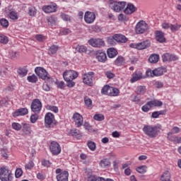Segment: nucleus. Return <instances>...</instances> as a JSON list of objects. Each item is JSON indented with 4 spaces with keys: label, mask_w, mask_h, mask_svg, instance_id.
Masks as SVG:
<instances>
[{
    "label": "nucleus",
    "mask_w": 181,
    "mask_h": 181,
    "mask_svg": "<svg viewBox=\"0 0 181 181\" xmlns=\"http://www.w3.org/2000/svg\"><path fill=\"white\" fill-rule=\"evenodd\" d=\"M150 63H158L159 62V54H151L148 58Z\"/></svg>",
    "instance_id": "34"
},
{
    "label": "nucleus",
    "mask_w": 181,
    "mask_h": 181,
    "mask_svg": "<svg viewBox=\"0 0 181 181\" xmlns=\"http://www.w3.org/2000/svg\"><path fill=\"white\" fill-rule=\"evenodd\" d=\"M93 119H95V121H104V115L102 114L95 115Z\"/></svg>",
    "instance_id": "55"
},
{
    "label": "nucleus",
    "mask_w": 181,
    "mask_h": 181,
    "mask_svg": "<svg viewBox=\"0 0 181 181\" xmlns=\"http://www.w3.org/2000/svg\"><path fill=\"white\" fill-rule=\"evenodd\" d=\"M100 168H108V166H111V161L108 160V158H103L99 163Z\"/></svg>",
    "instance_id": "31"
},
{
    "label": "nucleus",
    "mask_w": 181,
    "mask_h": 181,
    "mask_svg": "<svg viewBox=\"0 0 181 181\" xmlns=\"http://www.w3.org/2000/svg\"><path fill=\"white\" fill-rule=\"evenodd\" d=\"M107 56L110 57V59H112L118 54V52L115 48H109L107 50Z\"/></svg>",
    "instance_id": "30"
},
{
    "label": "nucleus",
    "mask_w": 181,
    "mask_h": 181,
    "mask_svg": "<svg viewBox=\"0 0 181 181\" xmlns=\"http://www.w3.org/2000/svg\"><path fill=\"white\" fill-rule=\"evenodd\" d=\"M1 156L3 158H4V159H8V158H9V156H8V153H6V151H5V149H1Z\"/></svg>",
    "instance_id": "64"
},
{
    "label": "nucleus",
    "mask_w": 181,
    "mask_h": 181,
    "mask_svg": "<svg viewBox=\"0 0 181 181\" xmlns=\"http://www.w3.org/2000/svg\"><path fill=\"white\" fill-rule=\"evenodd\" d=\"M167 139L174 144H181V137L173 136L172 132H169L167 134Z\"/></svg>",
    "instance_id": "20"
},
{
    "label": "nucleus",
    "mask_w": 181,
    "mask_h": 181,
    "mask_svg": "<svg viewBox=\"0 0 181 181\" xmlns=\"http://www.w3.org/2000/svg\"><path fill=\"white\" fill-rule=\"evenodd\" d=\"M170 28L172 32H176V31L179 30V29H180L181 25L179 24L171 25Z\"/></svg>",
    "instance_id": "54"
},
{
    "label": "nucleus",
    "mask_w": 181,
    "mask_h": 181,
    "mask_svg": "<svg viewBox=\"0 0 181 181\" xmlns=\"http://www.w3.org/2000/svg\"><path fill=\"white\" fill-rule=\"evenodd\" d=\"M47 108L48 110H50L53 112H55V114H57L59 112V108L57 106H53V105H47Z\"/></svg>",
    "instance_id": "51"
},
{
    "label": "nucleus",
    "mask_w": 181,
    "mask_h": 181,
    "mask_svg": "<svg viewBox=\"0 0 181 181\" xmlns=\"http://www.w3.org/2000/svg\"><path fill=\"white\" fill-rule=\"evenodd\" d=\"M8 42H9V39L7 36L0 35V43H2L3 45H7Z\"/></svg>",
    "instance_id": "41"
},
{
    "label": "nucleus",
    "mask_w": 181,
    "mask_h": 181,
    "mask_svg": "<svg viewBox=\"0 0 181 181\" xmlns=\"http://www.w3.org/2000/svg\"><path fill=\"white\" fill-rule=\"evenodd\" d=\"M163 104L162 101L158 100L147 102V105H148L150 108H153V107H162Z\"/></svg>",
    "instance_id": "28"
},
{
    "label": "nucleus",
    "mask_w": 181,
    "mask_h": 181,
    "mask_svg": "<svg viewBox=\"0 0 181 181\" xmlns=\"http://www.w3.org/2000/svg\"><path fill=\"white\" fill-rule=\"evenodd\" d=\"M78 77V72L73 70L66 71L63 74V78L66 82L67 87L71 88L76 86V83L73 80Z\"/></svg>",
    "instance_id": "2"
},
{
    "label": "nucleus",
    "mask_w": 181,
    "mask_h": 181,
    "mask_svg": "<svg viewBox=\"0 0 181 181\" xmlns=\"http://www.w3.org/2000/svg\"><path fill=\"white\" fill-rule=\"evenodd\" d=\"M85 22L86 23H93L95 21V14L90 11H86L84 16Z\"/></svg>",
    "instance_id": "14"
},
{
    "label": "nucleus",
    "mask_w": 181,
    "mask_h": 181,
    "mask_svg": "<svg viewBox=\"0 0 181 181\" xmlns=\"http://www.w3.org/2000/svg\"><path fill=\"white\" fill-rule=\"evenodd\" d=\"M88 43L90 46H93V47H104V46H105L104 40L100 38H91L88 40Z\"/></svg>",
    "instance_id": "9"
},
{
    "label": "nucleus",
    "mask_w": 181,
    "mask_h": 181,
    "mask_svg": "<svg viewBox=\"0 0 181 181\" xmlns=\"http://www.w3.org/2000/svg\"><path fill=\"white\" fill-rule=\"evenodd\" d=\"M35 39H37V40H38V42H45V36H43L42 35H37L35 36Z\"/></svg>",
    "instance_id": "63"
},
{
    "label": "nucleus",
    "mask_w": 181,
    "mask_h": 181,
    "mask_svg": "<svg viewBox=\"0 0 181 181\" xmlns=\"http://www.w3.org/2000/svg\"><path fill=\"white\" fill-rule=\"evenodd\" d=\"M49 149L51 153H52L54 156L59 155L60 152H62V147H60V144H59V143L57 141L51 142Z\"/></svg>",
    "instance_id": "8"
},
{
    "label": "nucleus",
    "mask_w": 181,
    "mask_h": 181,
    "mask_svg": "<svg viewBox=\"0 0 181 181\" xmlns=\"http://www.w3.org/2000/svg\"><path fill=\"white\" fill-rule=\"evenodd\" d=\"M141 110H142V111H144V112H148V111H149V110H151V107H149V105H148V103H146V105L142 106Z\"/></svg>",
    "instance_id": "62"
},
{
    "label": "nucleus",
    "mask_w": 181,
    "mask_h": 181,
    "mask_svg": "<svg viewBox=\"0 0 181 181\" xmlns=\"http://www.w3.org/2000/svg\"><path fill=\"white\" fill-rule=\"evenodd\" d=\"M11 173V171L6 169L5 167L0 168V178L4 177V176H8Z\"/></svg>",
    "instance_id": "35"
},
{
    "label": "nucleus",
    "mask_w": 181,
    "mask_h": 181,
    "mask_svg": "<svg viewBox=\"0 0 181 181\" xmlns=\"http://www.w3.org/2000/svg\"><path fill=\"white\" fill-rule=\"evenodd\" d=\"M124 63H125V61L122 56H119L115 61V64L116 66H123Z\"/></svg>",
    "instance_id": "36"
},
{
    "label": "nucleus",
    "mask_w": 181,
    "mask_h": 181,
    "mask_svg": "<svg viewBox=\"0 0 181 181\" xmlns=\"http://www.w3.org/2000/svg\"><path fill=\"white\" fill-rule=\"evenodd\" d=\"M118 19L121 22H127V21L129 20V18H128V16L121 13V14L119 15Z\"/></svg>",
    "instance_id": "45"
},
{
    "label": "nucleus",
    "mask_w": 181,
    "mask_h": 181,
    "mask_svg": "<svg viewBox=\"0 0 181 181\" xmlns=\"http://www.w3.org/2000/svg\"><path fill=\"white\" fill-rule=\"evenodd\" d=\"M56 173L59 175H57V181H69V172L66 170L62 173V169L57 168L56 170Z\"/></svg>",
    "instance_id": "10"
},
{
    "label": "nucleus",
    "mask_w": 181,
    "mask_h": 181,
    "mask_svg": "<svg viewBox=\"0 0 181 181\" xmlns=\"http://www.w3.org/2000/svg\"><path fill=\"white\" fill-rule=\"evenodd\" d=\"M8 18L12 19V21H16L18 19L19 16H18V13L16 11H10L8 14Z\"/></svg>",
    "instance_id": "38"
},
{
    "label": "nucleus",
    "mask_w": 181,
    "mask_h": 181,
    "mask_svg": "<svg viewBox=\"0 0 181 181\" xmlns=\"http://www.w3.org/2000/svg\"><path fill=\"white\" fill-rule=\"evenodd\" d=\"M0 179L1 181H12V174L10 173V174L4 175L1 177Z\"/></svg>",
    "instance_id": "50"
},
{
    "label": "nucleus",
    "mask_w": 181,
    "mask_h": 181,
    "mask_svg": "<svg viewBox=\"0 0 181 181\" xmlns=\"http://www.w3.org/2000/svg\"><path fill=\"white\" fill-rule=\"evenodd\" d=\"M84 103L85 105H86L87 107H90L91 105H93V100H91V99H90L89 98L86 97L84 98Z\"/></svg>",
    "instance_id": "52"
},
{
    "label": "nucleus",
    "mask_w": 181,
    "mask_h": 181,
    "mask_svg": "<svg viewBox=\"0 0 181 181\" xmlns=\"http://www.w3.org/2000/svg\"><path fill=\"white\" fill-rule=\"evenodd\" d=\"M163 62H176L179 58L175 54L165 53L162 56Z\"/></svg>",
    "instance_id": "15"
},
{
    "label": "nucleus",
    "mask_w": 181,
    "mask_h": 181,
    "mask_svg": "<svg viewBox=\"0 0 181 181\" xmlns=\"http://www.w3.org/2000/svg\"><path fill=\"white\" fill-rule=\"evenodd\" d=\"M57 5L56 4H49L47 6H43L42 9L45 13H52L53 12H56L57 9Z\"/></svg>",
    "instance_id": "13"
},
{
    "label": "nucleus",
    "mask_w": 181,
    "mask_h": 181,
    "mask_svg": "<svg viewBox=\"0 0 181 181\" xmlns=\"http://www.w3.org/2000/svg\"><path fill=\"white\" fill-rule=\"evenodd\" d=\"M11 127L13 129H15L16 131H21V129H22L23 127L22 124L16 122L12 123Z\"/></svg>",
    "instance_id": "44"
},
{
    "label": "nucleus",
    "mask_w": 181,
    "mask_h": 181,
    "mask_svg": "<svg viewBox=\"0 0 181 181\" xmlns=\"http://www.w3.org/2000/svg\"><path fill=\"white\" fill-rule=\"evenodd\" d=\"M136 170L139 173L144 175V173H146V165L139 166L136 169Z\"/></svg>",
    "instance_id": "42"
},
{
    "label": "nucleus",
    "mask_w": 181,
    "mask_h": 181,
    "mask_svg": "<svg viewBox=\"0 0 181 181\" xmlns=\"http://www.w3.org/2000/svg\"><path fill=\"white\" fill-rule=\"evenodd\" d=\"M136 11H138V8L134 4L129 3L124 10V12L126 13V15H132V13L136 12Z\"/></svg>",
    "instance_id": "18"
},
{
    "label": "nucleus",
    "mask_w": 181,
    "mask_h": 181,
    "mask_svg": "<svg viewBox=\"0 0 181 181\" xmlns=\"http://www.w3.org/2000/svg\"><path fill=\"white\" fill-rule=\"evenodd\" d=\"M135 30L137 35H141L142 33H145V32L148 30V24H146L145 21H140L136 24Z\"/></svg>",
    "instance_id": "7"
},
{
    "label": "nucleus",
    "mask_w": 181,
    "mask_h": 181,
    "mask_svg": "<svg viewBox=\"0 0 181 181\" xmlns=\"http://www.w3.org/2000/svg\"><path fill=\"white\" fill-rule=\"evenodd\" d=\"M61 17H62V19H63V21H65L66 22H69V21H70V16L67 14L62 13L61 14Z\"/></svg>",
    "instance_id": "61"
},
{
    "label": "nucleus",
    "mask_w": 181,
    "mask_h": 181,
    "mask_svg": "<svg viewBox=\"0 0 181 181\" xmlns=\"http://www.w3.org/2000/svg\"><path fill=\"white\" fill-rule=\"evenodd\" d=\"M72 118L74 122H76L78 127H81V125H83V116H81L80 113H78V112L74 113Z\"/></svg>",
    "instance_id": "17"
},
{
    "label": "nucleus",
    "mask_w": 181,
    "mask_h": 181,
    "mask_svg": "<svg viewBox=\"0 0 181 181\" xmlns=\"http://www.w3.org/2000/svg\"><path fill=\"white\" fill-rule=\"evenodd\" d=\"M83 127L85 128V129H87L89 132L93 131V127L91 125H90V123L85 122Z\"/></svg>",
    "instance_id": "58"
},
{
    "label": "nucleus",
    "mask_w": 181,
    "mask_h": 181,
    "mask_svg": "<svg viewBox=\"0 0 181 181\" xmlns=\"http://www.w3.org/2000/svg\"><path fill=\"white\" fill-rule=\"evenodd\" d=\"M87 145H88V147L89 148V149L93 151H95V149L97 148L95 143H94L93 141H88L87 143Z\"/></svg>",
    "instance_id": "43"
},
{
    "label": "nucleus",
    "mask_w": 181,
    "mask_h": 181,
    "mask_svg": "<svg viewBox=\"0 0 181 181\" xmlns=\"http://www.w3.org/2000/svg\"><path fill=\"white\" fill-rule=\"evenodd\" d=\"M60 33L61 35H70V33H71V30L69 28H64L61 30Z\"/></svg>",
    "instance_id": "59"
},
{
    "label": "nucleus",
    "mask_w": 181,
    "mask_h": 181,
    "mask_svg": "<svg viewBox=\"0 0 181 181\" xmlns=\"http://www.w3.org/2000/svg\"><path fill=\"white\" fill-rule=\"evenodd\" d=\"M110 88L111 86L109 85H105L101 90L102 94H104L105 95H109Z\"/></svg>",
    "instance_id": "39"
},
{
    "label": "nucleus",
    "mask_w": 181,
    "mask_h": 181,
    "mask_svg": "<svg viewBox=\"0 0 181 181\" xmlns=\"http://www.w3.org/2000/svg\"><path fill=\"white\" fill-rule=\"evenodd\" d=\"M57 50H59V46L54 45H52L48 50V54L49 56H53V54L57 53Z\"/></svg>",
    "instance_id": "33"
},
{
    "label": "nucleus",
    "mask_w": 181,
    "mask_h": 181,
    "mask_svg": "<svg viewBox=\"0 0 181 181\" xmlns=\"http://www.w3.org/2000/svg\"><path fill=\"white\" fill-rule=\"evenodd\" d=\"M105 74L107 78H114V77H115V74L114 73H112L111 71H107L105 72Z\"/></svg>",
    "instance_id": "56"
},
{
    "label": "nucleus",
    "mask_w": 181,
    "mask_h": 181,
    "mask_svg": "<svg viewBox=\"0 0 181 181\" xmlns=\"http://www.w3.org/2000/svg\"><path fill=\"white\" fill-rule=\"evenodd\" d=\"M27 80L29 83H37V76L33 74L31 76H28Z\"/></svg>",
    "instance_id": "40"
},
{
    "label": "nucleus",
    "mask_w": 181,
    "mask_h": 181,
    "mask_svg": "<svg viewBox=\"0 0 181 181\" xmlns=\"http://www.w3.org/2000/svg\"><path fill=\"white\" fill-rule=\"evenodd\" d=\"M69 135L70 136H74V138H76L77 139H80V138H81V136H82L81 133L77 129H71L69 132Z\"/></svg>",
    "instance_id": "27"
},
{
    "label": "nucleus",
    "mask_w": 181,
    "mask_h": 181,
    "mask_svg": "<svg viewBox=\"0 0 181 181\" xmlns=\"http://www.w3.org/2000/svg\"><path fill=\"white\" fill-rule=\"evenodd\" d=\"M0 23L3 28H8V26H9V22L6 18H1L0 20Z\"/></svg>",
    "instance_id": "49"
},
{
    "label": "nucleus",
    "mask_w": 181,
    "mask_h": 181,
    "mask_svg": "<svg viewBox=\"0 0 181 181\" xmlns=\"http://www.w3.org/2000/svg\"><path fill=\"white\" fill-rule=\"evenodd\" d=\"M29 72V69H28V66L20 67L17 70V73L20 77H25L28 76V73Z\"/></svg>",
    "instance_id": "26"
},
{
    "label": "nucleus",
    "mask_w": 181,
    "mask_h": 181,
    "mask_svg": "<svg viewBox=\"0 0 181 181\" xmlns=\"http://www.w3.org/2000/svg\"><path fill=\"white\" fill-rule=\"evenodd\" d=\"M23 135L30 136L32 134V128H30V124H23L22 127Z\"/></svg>",
    "instance_id": "25"
},
{
    "label": "nucleus",
    "mask_w": 181,
    "mask_h": 181,
    "mask_svg": "<svg viewBox=\"0 0 181 181\" xmlns=\"http://www.w3.org/2000/svg\"><path fill=\"white\" fill-rule=\"evenodd\" d=\"M42 165L44 166V168H50V165H52V163L49 160H42L41 161Z\"/></svg>",
    "instance_id": "48"
},
{
    "label": "nucleus",
    "mask_w": 181,
    "mask_h": 181,
    "mask_svg": "<svg viewBox=\"0 0 181 181\" xmlns=\"http://www.w3.org/2000/svg\"><path fill=\"white\" fill-rule=\"evenodd\" d=\"M155 35L156 40L157 42H159V43H164V42H166V38H165V33L157 30L156 31Z\"/></svg>",
    "instance_id": "19"
},
{
    "label": "nucleus",
    "mask_w": 181,
    "mask_h": 181,
    "mask_svg": "<svg viewBox=\"0 0 181 181\" xmlns=\"http://www.w3.org/2000/svg\"><path fill=\"white\" fill-rule=\"evenodd\" d=\"M29 111L28 110V108L23 107L17 110L16 112H13V117H19V115H28Z\"/></svg>",
    "instance_id": "23"
},
{
    "label": "nucleus",
    "mask_w": 181,
    "mask_h": 181,
    "mask_svg": "<svg viewBox=\"0 0 181 181\" xmlns=\"http://www.w3.org/2000/svg\"><path fill=\"white\" fill-rule=\"evenodd\" d=\"M146 93V86H139L136 87V93L137 95H144Z\"/></svg>",
    "instance_id": "29"
},
{
    "label": "nucleus",
    "mask_w": 181,
    "mask_h": 181,
    "mask_svg": "<svg viewBox=\"0 0 181 181\" xmlns=\"http://www.w3.org/2000/svg\"><path fill=\"white\" fill-rule=\"evenodd\" d=\"M110 4L109 6L110 9L115 12H120L122 11L125 6H127V2L125 1H114L113 0H109Z\"/></svg>",
    "instance_id": "3"
},
{
    "label": "nucleus",
    "mask_w": 181,
    "mask_h": 181,
    "mask_svg": "<svg viewBox=\"0 0 181 181\" xmlns=\"http://www.w3.org/2000/svg\"><path fill=\"white\" fill-rule=\"evenodd\" d=\"M142 78V73L140 71H135L132 75V78L130 79V83H135L139 81Z\"/></svg>",
    "instance_id": "22"
},
{
    "label": "nucleus",
    "mask_w": 181,
    "mask_h": 181,
    "mask_svg": "<svg viewBox=\"0 0 181 181\" xmlns=\"http://www.w3.org/2000/svg\"><path fill=\"white\" fill-rule=\"evenodd\" d=\"M37 119H39V116L37 115V113L32 115L30 117L31 124H35V122H36V121H37Z\"/></svg>",
    "instance_id": "46"
},
{
    "label": "nucleus",
    "mask_w": 181,
    "mask_h": 181,
    "mask_svg": "<svg viewBox=\"0 0 181 181\" xmlns=\"http://www.w3.org/2000/svg\"><path fill=\"white\" fill-rule=\"evenodd\" d=\"M166 68L159 67L152 71L153 76L156 77H159V76H163L166 73Z\"/></svg>",
    "instance_id": "21"
},
{
    "label": "nucleus",
    "mask_w": 181,
    "mask_h": 181,
    "mask_svg": "<svg viewBox=\"0 0 181 181\" xmlns=\"http://www.w3.org/2000/svg\"><path fill=\"white\" fill-rule=\"evenodd\" d=\"M33 166H35V163L33 161H30L28 164L25 165V168L26 170H30L33 169Z\"/></svg>",
    "instance_id": "60"
},
{
    "label": "nucleus",
    "mask_w": 181,
    "mask_h": 181,
    "mask_svg": "<svg viewBox=\"0 0 181 181\" xmlns=\"http://www.w3.org/2000/svg\"><path fill=\"white\" fill-rule=\"evenodd\" d=\"M23 174V171L22 170L21 168L16 169V173H15V176L17 179L21 177V176H22Z\"/></svg>",
    "instance_id": "53"
},
{
    "label": "nucleus",
    "mask_w": 181,
    "mask_h": 181,
    "mask_svg": "<svg viewBox=\"0 0 181 181\" xmlns=\"http://www.w3.org/2000/svg\"><path fill=\"white\" fill-rule=\"evenodd\" d=\"M94 78V72L90 71L88 74H85L83 76V81L84 84H87V86H93V78Z\"/></svg>",
    "instance_id": "11"
},
{
    "label": "nucleus",
    "mask_w": 181,
    "mask_h": 181,
    "mask_svg": "<svg viewBox=\"0 0 181 181\" xmlns=\"http://www.w3.org/2000/svg\"><path fill=\"white\" fill-rule=\"evenodd\" d=\"M162 129V125H145L143 127V132L149 138H156L158 135H159V132Z\"/></svg>",
    "instance_id": "1"
},
{
    "label": "nucleus",
    "mask_w": 181,
    "mask_h": 181,
    "mask_svg": "<svg viewBox=\"0 0 181 181\" xmlns=\"http://www.w3.org/2000/svg\"><path fill=\"white\" fill-rule=\"evenodd\" d=\"M96 59L98 61L100 62V63H105L107 62V54L102 50L96 51Z\"/></svg>",
    "instance_id": "16"
},
{
    "label": "nucleus",
    "mask_w": 181,
    "mask_h": 181,
    "mask_svg": "<svg viewBox=\"0 0 181 181\" xmlns=\"http://www.w3.org/2000/svg\"><path fill=\"white\" fill-rule=\"evenodd\" d=\"M37 12V10H36V8L35 6H30L28 8V15L30 16H36V13Z\"/></svg>",
    "instance_id": "37"
},
{
    "label": "nucleus",
    "mask_w": 181,
    "mask_h": 181,
    "mask_svg": "<svg viewBox=\"0 0 181 181\" xmlns=\"http://www.w3.org/2000/svg\"><path fill=\"white\" fill-rule=\"evenodd\" d=\"M35 71L37 76H38L40 78H42V80H49L50 76L44 68L40 66L36 67Z\"/></svg>",
    "instance_id": "5"
},
{
    "label": "nucleus",
    "mask_w": 181,
    "mask_h": 181,
    "mask_svg": "<svg viewBox=\"0 0 181 181\" xmlns=\"http://www.w3.org/2000/svg\"><path fill=\"white\" fill-rule=\"evenodd\" d=\"M115 39L118 43H127V42H128V38H127L125 35L121 34L115 35Z\"/></svg>",
    "instance_id": "24"
},
{
    "label": "nucleus",
    "mask_w": 181,
    "mask_h": 181,
    "mask_svg": "<svg viewBox=\"0 0 181 181\" xmlns=\"http://www.w3.org/2000/svg\"><path fill=\"white\" fill-rule=\"evenodd\" d=\"M53 119H54V115L52 113L48 112L45 115V122L46 128H52Z\"/></svg>",
    "instance_id": "12"
},
{
    "label": "nucleus",
    "mask_w": 181,
    "mask_h": 181,
    "mask_svg": "<svg viewBox=\"0 0 181 181\" xmlns=\"http://www.w3.org/2000/svg\"><path fill=\"white\" fill-rule=\"evenodd\" d=\"M153 84L154 87H156V88H163V83H162V81H154L153 82Z\"/></svg>",
    "instance_id": "47"
},
{
    "label": "nucleus",
    "mask_w": 181,
    "mask_h": 181,
    "mask_svg": "<svg viewBox=\"0 0 181 181\" xmlns=\"http://www.w3.org/2000/svg\"><path fill=\"white\" fill-rule=\"evenodd\" d=\"M109 95H110V97H117L119 95V89L110 86Z\"/></svg>",
    "instance_id": "32"
},
{
    "label": "nucleus",
    "mask_w": 181,
    "mask_h": 181,
    "mask_svg": "<svg viewBox=\"0 0 181 181\" xmlns=\"http://www.w3.org/2000/svg\"><path fill=\"white\" fill-rule=\"evenodd\" d=\"M130 47H134V49H137V50H145V49L151 47V41H149V40H146L141 42L131 44Z\"/></svg>",
    "instance_id": "4"
},
{
    "label": "nucleus",
    "mask_w": 181,
    "mask_h": 181,
    "mask_svg": "<svg viewBox=\"0 0 181 181\" xmlns=\"http://www.w3.org/2000/svg\"><path fill=\"white\" fill-rule=\"evenodd\" d=\"M107 43L114 46V45H115V35L109 37L107 39Z\"/></svg>",
    "instance_id": "57"
},
{
    "label": "nucleus",
    "mask_w": 181,
    "mask_h": 181,
    "mask_svg": "<svg viewBox=\"0 0 181 181\" xmlns=\"http://www.w3.org/2000/svg\"><path fill=\"white\" fill-rule=\"evenodd\" d=\"M42 102L39 99H34L31 103L30 108L35 114H39L42 111Z\"/></svg>",
    "instance_id": "6"
}]
</instances>
